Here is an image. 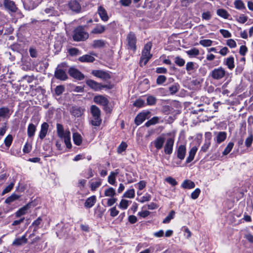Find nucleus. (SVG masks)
Segmentation results:
<instances>
[{"label": "nucleus", "mask_w": 253, "mask_h": 253, "mask_svg": "<svg viewBox=\"0 0 253 253\" xmlns=\"http://www.w3.org/2000/svg\"><path fill=\"white\" fill-rule=\"evenodd\" d=\"M57 133L59 137L64 139L65 144L68 148L72 147L71 142V133L69 129L64 130L63 126L60 124L56 125Z\"/></svg>", "instance_id": "f257e3e1"}, {"label": "nucleus", "mask_w": 253, "mask_h": 253, "mask_svg": "<svg viewBox=\"0 0 253 253\" xmlns=\"http://www.w3.org/2000/svg\"><path fill=\"white\" fill-rule=\"evenodd\" d=\"M151 47L152 43L151 42H148L145 45L140 60V65L141 66H145L151 58L152 56V54L150 53Z\"/></svg>", "instance_id": "f03ea898"}, {"label": "nucleus", "mask_w": 253, "mask_h": 253, "mask_svg": "<svg viewBox=\"0 0 253 253\" xmlns=\"http://www.w3.org/2000/svg\"><path fill=\"white\" fill-rule=\"evenodd\" d=\"M88 38V34L84 31L83 27L79 26L74 30L73 36V39L74 41H84Z\"/></svg>", "instance_id": "7ed1b4c3"}, {"label": "nucleus", "mask_w": 253, "mask_h": 253, "mask_svg": "<svg viewBox=\"0 0 253 253\" xmlns=\"http://www.w3.org/2000/svg\"><path fill=\"white\" fill-rule=\"evenodd\" d=\"M226 73V72L223 67H219L212 70L210 73V76L214 80H219L224 78Z\"/></svg>", "instance_id": "20e7f679"}, {"label": "nucleus", "mask_w": 253, "mask_h": 253, "mask_svg": "<svg viewBox=\"0 0 253 253\" xmlns=\"http://www.w3.org/2000/svg\"><path fill=\"white\" fill-rule=\"evenodd\" d=\"M136 37L132 33H130L127 37V49H129L130 54H132L135 53L136 46Z\"/></svg>", "instance_id": "39448f33"}, {"label": "nucleus", "mask_w": 253, "mask_h": 253, "mask_svg": "<svg viewBox=\"0 0 253 253\" xmlns=\"http://www.w3.org/2000/svg\"><path fill=\"white\" fill-rule=\"evenodd\" d=\"M150 112L147 110H144L139 113L135 117V123L139 126L146 119L149 118V115Z\"/></svg>", "instance_id": "423d86ee"}, {"label": "nucleus", "mask_w": 253, "mask_h": 253, "mask_svg": "<svg viewBox=\"0 0 253 253\" xmlns=\"http://www.w3.org/2000/svg\"><path fill=\"white\" fill-rule=\"evenodd\" d=\"M68 73L70 76L78 80H83L84 76L77 69L74 67L69 68Z\"/></svg>", "instance_id": "0eeeda50"}, {"label": "nucleus", "mask_w": 253, "mask_h": 253, "mask_svg": "<svg viewBox=\"0 0 253 253\" xmlns=\"http://www.w3.org/2000/svg\"><path fill=\"white\" fill-rule=\"evenodd\" d=\"M64 64L58 65L55 71V77L57 79L62 81H65L67 79L68 76L65 71L60 68L61 66H63Z\"/></svg>", "instance_id": "6e6552de"}, {"label": "nucleus", "mask_w": 253, "mask_h": 253, "mask_svg": "<svg viewBox=\"0 0 253 253\" xmlns=\"http://www.w3.org/2000/svg\"><path fill=\"white\" fill-rule=\"evenodd\" d=\"M174 139L173 138H169L167 141L164 147V151L166 154L170 155L172 153Z\"/></svg>", "instance_id": "1a4fd4ad"}, {"label": "nucleus", "mask_w": 253, "mask_h": 253, "mask_svg": "<svg viewBox=\"0 0 253 253\" xmlns=\"http://www.w3.org/2000/svg\"><path fill=\"white\" fill-rule=\"evenodd\" d=\"M68 6L73 11L79 13L81 9V6L79 1L77 0H72L69 2Z\"/></svg>", "instance_id": "9d476101"}, {"label": "nucleus", "mask_w": 253, "mask_h": 253, "mask_svg": "<svg viewBox=\"0 0 253 253\" xmlns=\"http://www.w3.org/2000/svg\"><path fill=\"white\" fill-rule=\"evenodd\" d=\"M186 153V148L184 145H179L176 150V156L177 157L182 161L184 160Z\"/></svg>", "instance_id": "9b49d317"}, {"label": "nucleus", "mask_w": 253, "mask_h": 253, "mask_svg": "<svg viewBox=\"0 0 253 253\" xmlns=\"http://www.w3.org/2000/svg\"><path fill=\"white\" fill-rule=\"evenodd\" d=\"M86 84L91 89L95 91L99 90L103 87H106V85L102 86L100 84L92 80H87L86 81Z\"/></svg>", "instance_id": "f8f14e48"}, {"label": "nucleus", "mask_w": 253, "mask_h": 253, "mask_svg": "<svg viewBox=\"0 0 253 253\" xmlns=\"http://www.w3.org/2000/svg\"><path fill=\"white\" fill-rule=\"evenodd\" d=\"M93 101L96 103L105 106L107 105L109 103L108 99L103 95H97L93 98Z\"/></svg>", "instance_id": "ddd939ff"}, {"label": "nucleus", "mask_w": 253, "mask_h": 253, "mask_svg": "<svg viewBox=\"0 0 253 253\" xmlns=\"http://www.w3.org/2000/svg\"><path fill=\"white\" fill-rule=\"evenodd\" d=\"M30 61L31 59L28 56H24L22 58L21 68L23 70L28 71L31 69L32 66Z\"/></svg>", "instance_id": "4468645a"}, {"label": "nucleus", "mask_w": 253, "mask_h": 253, "mask_svg": "<svg viewBox=\"0 0 253 253\" xmlns=\"http://www.w3.org/2000/svg\"><path fill=\"white\" fill-rule=\"evenodd\" d=\"M3 5L5 8L11 12H15L17 10V7L14 1L11 0H3Z\"/></svg>", "instance_id": "2eb2a0df"}, {"label": "nucleus", "mask_w": 253, "mask_h": 253, "mask_svg": "<svg viewBox=\"0 0 253 253\" xmlns=\"http://www.w3.org/2000/svg\"><path fill=\"white\" fill-rule=\"evenodd\" d=\"M92 74L95 77L103 79L104 80H107L110 78L109 74L101 70H93L92 71Z\"/></svg>", "instance_id": "dca6fc26"}, {"label": "nucleus", "mask_w": 253, "mask_h": 253, "mask_svg": "<svg viewBox=\"0 0 253 253\" xmlns=\"http://www.w3.org/2000/svg\"><path fill=\"white\" fill-rule=\"evenodd\" d=\"M49 127V125L47 123H43L41 125V130L39 133V138L41 139H43L46 135Z\"/></svg>", "instance_id": "f3484780"}, {"label": "nucleus", "mask_w": 253, "mask_h": 253, "mask_svg": "<svg viewBox=\"0 0 253 253\" xmlns=\"http://www.w3.org/2000/svg\"><path fill=\"white\" fill-rule=\"evenodd\" d=\"M98 13L102 21L105 22L108 21L109 17L107 11L103 6H100L98 7Z\"/></svg>", "instance_id": "a211bd4d"}, {"label": "nucleus", "mask_w": 253, "mask_h": 253, "mask_svg": "<svg viewBox=\"0 0 253 253\" xmlns=\"http://www.w3.org/2000/svg\"><path fill=\"white\" fill-rule=\"evenodd\" d=\"M29 208L30 204H28L26 205L23 206L15 212V216L16 217H20L21 216L26 214L27 213L28 210Z\"/></svg>", "instance_id": "6ab92c4d"}, {"label": "nucleus", "mask_w": 253, "mask_h": 253, "mask_svg": "<svg viewBox=\"0 0 253 253\" xmlns=\"http://www.w3.org/2000/svg\"><path fill=\"white\" fill-rule=\"evenodd\" d=\"M165 138L164 137L160 136L157 138L153 142L155 147L157 150L161 149L164 144Z\"/></svg>", "instance_id": "aec40b11"}, {"label": "nucleus", "mask_w": 253, "mask_h": 253, "mask_svg": "<svg viewBox=\"0 0 253 253\" xmlns=\"http://www.w3.org/2000/svg\"><path fill=\"white\" fill-rule=\"evenodd\" d=\"M224 64L227 66L228 68L232 70L235 67L234 58L232 56H230L224 59Z\"/></svg>", "instance_id": "412c9836"}, {"label": "nucleus", "mask_w": 253, "mask_h": 253, "mask_svg": "<svg viewBox=\"0 0 253 253\" xmlns=\"http://www.w3.org/2000/svg\"><path fill=\"white\" fill-rule=\"evenodd\" d=\"M197 150L198 148L196 146H194L190 149L189 152L188 157L186 160V163H189L193 160Z\"/></svg>", "instance_id": "4be33fe9"}, {"label": "nucleus", "mask_w": 253, "mask_h": 253, "mask_svg": "<svg viewBox=\"0 0 253 253\" xmlns=\"http://www.w3.org/2000/svg\"><path fill=\"white\" fill-rule=\"evenodd\" d=\"M96 199L95 196H92L88 198L84 203V207L87 208H91L94 206L96 202Z\"/></svg>", "instance_id": "5701e85b"}, {"label": "nucleus", "mask_w": 253, "mask_h": 253, "mask_svg": "<svg viewBox=\"0 0 253 253\" xmlns=\"http://www.w3.org/2000/svg\"><path fill=\"white\" fill-rule=\"evenodd\" d=\"M27 242V239L26 238V235H23L20 238L15 239L13 243V246H21L23 244H25Z\"/></svg>", "instance_id": "b1692460"}, {"label": "nucleus", "mask_w": 253, "mask_h": 253, "mask_svg": "<svg viewBox=\"0 0 253 253\" xmlns=\"http://www.w3.org/2000/svg\"><path fill=\"white\" fill-rule=\"evenodd\" d=\"M78 60L81 62H93L95 58L90 55L85 54L80 57Z\"/></svg>", "instance_id": "393cba45"}, {"label": "nucleus", "mask_w": 253, "mask_h": 253, "mask_svg": "<svg viewBox=\"0 0 253 253\" xmlns=\"http://www.w3.org/2000/svg\"><path fill=\"white\" fill-rule=\"evenodd\" d=\"M227 137V133L225 131L219 132L216 137V141L218 144H220L224 141Z\"/></svg>", "instance_id": "a878e982"}, {"label": "nucleus", "mask_w": 253, "mask_h": 253, "mask_svg": "<svg viewBox=\"0 0 253 253\" xmlns=\"http://www.w3.org/2000/svg\"><path fill=\"white\" fill-rule=\"evenodd\" d=\"M73 139L74 143L78 146L80 145L82 143V137L81 134L78 132L73 133Z\"/></svg>", "instance_id": "bb28decb"}, {"label": "nucleus", "mask_w": 253, "mask_h": 253, "mask_svg": "<svg viewBox=\"0 0 253 253\" xmlns=\"http://www.w3.org/2000/svg\"><path fill=\"white\" fill-rule=\"evenodd\" d=\"M185 52L190 58L195 57L200 53L199 49L195 47H193L189 50H186Z\"/></svg>", "instance_id": "cd10ccee"}, {"label": "nucleus", "mask_w": 253, "mask_h": 253, "mask_svg": "<svg viewBox=\"0 0 253 253\" xmlns=\"http://www.w3.org/2000/svg\"><path fill=\"white\" fill-rule=\"evenodd\" d=\"M195 186L194 182L189 180H185L181 185V187L184 189H190L194 188Z\"/></svg>", "instance_id": "c85d7f7f"}, {"label": "nucleus", "mask_w": 253, "mask_h": 253, "mask_svg": "<svg viewBox=\"0 0 253 253\" xmlns=\"http://www.w3.org/2000/svg\"><path fill=\"white\" fill-rule=\"evenodd\" d=\"M10 115V110L8 108L5 107L0 108V117L9 118Z\"/></svg>", "instance_id": "c756f323"}, {"label": "nucleus", "mask_w": 253, "mask_h": 253, "mask_svg": "<svg viewBox=\"0 0 253 253\" xmlns=\"http://www.w3.org/2000/svg\"><path fill=\"white\" fill-rule=\"evenodd\" d=\"M36 130V126L33 124H30L27 128V134L29 137H32Z\"/></svg>", "instance_id": "7c9ffc66"}, {"label": "nucleus", "mask_w": 253, "mask_h": 253, "mask_svg": "<svg viewBox=\"0 0 253 253\" xmlns=\"http://www.w3.org/2000/svg\"><path fill=\"white\" fill-rule=\"evenodd\" d=\"M105 28L104 26L98 24L92 30L91 33L94 34H102L105 31Z\"/></svg>", "instance_id": "2f4dec72"}, {"label": "nucleus", "mask_w": 253, "mask_h": 253, "mask_svg": "<svg viewBox=\"0 0 253 253\" xmlns=\"http://www.w3.org/2000/svg\"><path fill=\"white\" fill-rule=\"evenodd\" d=\"M43 14H45L48 16H55L57 14V11L55 10L54 8L52 6H50L45 8L43 10Z\"/></svg>", "instance_id": "473e14b6"}, {"label": "nucleus", "mask_w": 253, "mask_h": 253, "mask_svg": "<svg viewBox=\"0 0 253 253\" xmlns=\"http://www.w3.org/2000/svg\"><path fill=\"white\" fill-rule=\"evenodd\" d=\"M90 112L92 117L100 116V110L99 108L95 105L91 106Z\"/></svg>", "instance_id": "72a5a7b5"}, {"label": "nucleus", "mask_w": 253, "mask_h": 253, "mask_svg": "<svg viewBox=\"0 0 253 253\" xmlns=\"http://www.w3.org/2000/svg\"><path fill=\"white\" fill-rule=\"evenodd\" d=\"M90 123L93 126H99L101 123V119L100 116L92 117Z\"/></svg>", "instance_id": "f704fd0d"}, {"label": "nucleus", "mask_w": 253, "mask_h": 253, "mask_svg": "<svg viewBox=\"0 0 253 253\" xmlns=\"http://www.w3.org/2000/svg\"><path fill=\"white\" fill-rule=\"evenodd\" d=\"M217 14L224 19H228L229 16V14L228 12L224 9H218L216 11Z\"/></svg>", "instance_id": "c9c22d12"}, {"label": "nucleus", "mask_w": 253, "mask_h": 253, "mask_svg": "<svg viewBox=\"0 0 253 253\" xmlns=\"http://www.w3.org/2000/svg\"><path fill=\"white\" fill-rule=\"evenodd\" d=\"M83 112V110H82L80 108L73 107L71 111V113L75 117H79L82 116Z\"/></svg>", "instance_id": "e433bc0d"}, {"label": "nucleus", "mask_w": 253, "mask_h": 253, "mask_svg": "<svg viewBox=\"0 0 253 253\" xmlns=\"http://www.w3.org/2000/svg\"><path fill=\"white\" fill-rule=\"evenodd\" d=\"M235 8L237 9L242 10L246 9L245 4L241 0H235L234 2Z\"/></svg>", "instance_id": "4c0bfd02"}, {"label": "nucleus", "mask_w": 253, "mask_h": 253, "mask_svg": "<svg viewBox=\"0 0 253 253\" xmlns=\"http://www.w3.org/2000/svg\"><path fill=\"white\" fill-rule=\"evenodd\" d=\"M20 198V196L16 194H12L10 196L7 198L5 200V203L6 204H10L14 201Z\"/></svg>", "instance_id": "58836bf2"}, {"label": "nucleus", "mask_w": 253, "mask_h": 253, "mask_svg": "<svg viewBox=\"0 0 253 253\" xmlns=\"http://www.w3.org/2000/svg\"><path fill=\"white\" fill-rule=\"evenodd\" d=\"M179 85L177 83H174L169 87V90L170 94H175L179 89Z\"/></svg>", "instance_id": "ea45409f"}, {"label": "nucleus", "mask_w": 253, "mask_h": 253, "mask_svg": "<svg viewBox=\"0 0 253 253\" xmlns=\"http://www.w3.org/2000/svg\"><path fill=\"white\" fill-rule=\"evenodd\" d=\"M175 213L174 211H171L169 214L163 220V223L164 224L169 223L170 221L174 218Z\"/></svg>", "instance_id": "a19ab883"}, {"label": "nucleus", "mask_w": 253, "mask_h": 253, "mask_svg": "<svg viewBox=\"0 0 253 253\" xmlns=\"http://www.w3.org/2000/svg\"><path fill=\"white\" fill-rule=\"evenodd\" d=\"M233 146H234V143H233L232 142H229L227 144V146L226 147V148H225L224 151H223V152H222L223 155L225 156V155H227V154H228L232 150Z\"/></svg>", "instance_id": "79ce46f5"}, {"label": "nucleus", "mask_w": 253, "mask_h": 253, "mask_svg": "<svg viewBox=\"0 0 253 253\" xmlns=\"http://www.w3.org/2000/svg\"><path fill=\"white\" fill-rule=\"evenodd\" d=\"M115 194V190L112 187L106 189L104 192L105 196L107 197H113Z\"/></svg>", "instance_id": "37998d69"}, {"label": "nucleus", "mask_w": 253, "mask_h": 253, "mask_svg": "<svg viewBox=\"0 0 253 253\" xmlns=\"http://www.w3.org/2000/svg\"><path fill=\"white\" fill-rule=\"evenodd\" d=\"M105 45L104 42L103 40H94L93 42V46L94 48H100L103 47Z\"/></svg>", "instance_id": "c03bdc74"}, {"label": "nucleus", "mask_w": 253, "mask_h": 253, "mask_svg": "<svg viewBox=\"0 0 253 253\" xmlns=\"http://www.w3.org/2000/svg\"><path fill=\"white\" fill-rule=\"evenodd\" d=\"M174 62L177 66L182 67L184 65L185 61L180 57L176 56L174 59Z\"/></svg>", "instance_id": "a18cd8bd"}, {"label": "nucleus", "mask_w": 253, "mask_h": 253, "mask_svg": "<svg viewBox=\"0 0 253 253\" xmlns=\"http://www.w3.org/2000/svg\"><path fill=\"white\" fill-rule=\"evenodd\" d=\"M248 17L244 14H240L236 17V20L240 23L244 24L248 20Z\"/></svg>", "instance_id": "49530a36"}, {"label": "nucleus", "mask_w": 253, "mask_h": 253, "mask_svg": "<svg viewBox=\"0 0 253 253\" xmlns=\"http://www.w3.org/2000/svg\"><path fill=\"white\" fill-rule=\"evenodd\" d=\"M117 173L111 172L108 177V182L112 185H114L115 183V176Z\"/></svg>", "instance_id": "de8ad7c7"}, {"label": "nucleus", "mask_w": 253, "mask_h": 253, "mask_svg": "<svg viewBox=\"0 0 253 253\" xmlns=\"http://www.w3.org/2000/svg\"><path fill=\"white\" fill-rule=\"evenodd\" d=\"M42 221V218L39 217L33 222L32 226H33L35 227L34 230V231H36L38 229V227L41 224Z\"/></svg>", "instance_id": "09e8293b"}, {"label": "nucleus", "mask_w": 253, "mask_h": 253, "mask_svg": "<svg viewBox=\"0 0 253 253\" xmlns=\"http://www.w3.org/2000/svg\"><path fill=\"white\" fill-rule=\"evenodd\" d=\"M199 43L204 47H208L211 45L212 41L211 40H202L200 41Z\"/></svg>", "instance_id": "8fccbe9b"}, {"label": "nucleus", "mask_w": 253, "mask_h": 253, "mask_svg": "<svg viewBox=\"0 0 253 253\" xmlns=\"http://www.w3.org/2000/svg\"><path fill=\"white\" fill-rule=\"evenodd\" d=\"M68 52L69 53L70 55L72 56H75L81 54V51L76 48H71L68 49Z\"/></svg>", "instance_id": "3c124183"}, {"label": "nucleus", "mask_w": 253, "mask_h": 253, "mask_svg": "<svg viewBox=\"0 0 253 253\" xmlns=\"http://www.w3.org/2000/svg\"><path fill=\"white\" fill-rule=\"evenodd\" d=\"M101 184V180L100 179L93 182L91 183V189L92 191H95Z\"/></svg>", "instance_id": "603ef678"}, {"label": "nucleus", "mask_w": 253, "mask_h": 253, "mask_svg": "<svg viewBox=\"0 0 253 253\" xmlns=\"http://www.w3.org/2000/svg\"><path fill=\"white\" fill-rule=\"evenodd\" d=\"M13 138L11 135L9 134L4 139V144L6 146L9 147L12 142Z\"/></svg>", "instance_id": "864d4df0"}, {"label": "nucleus", "mask_w": 253, "mask_h": 253, "mask_svg": "<svg viewBox=\"0 0 253 253\" xmlns=\"http://www.w3.org/2000/svg\"><path fill=\"white\" fill-rule=\"evenodd\" d=\"M201 193V190L199 188H196L191 194V198L193 200L197 199Z\"/></svg>", "instance_id": "5fc2aeb1"}, {"label": "nucleus", "mask_w": 253, "mask_h": 253, "mask_svg": "<svg viewBox=\"0 0 253 253\" xmlns=\"http://www.w3.org/2000/svg\"><path fill=\"white\" fill-rule=\"evenodd\" d=\"M156 102V99L153 96H148L147 98V103L148 105H153Z\"/></svg>", "instance_id": "6e6d98bb"}, {"label": "nucleus", "mask_w": 253, "mask_h": 253, "mask_svg": "<svg viewBox=\"0 0 253 253\" xmlns=\"http://www.w3.org/2000/svg\"><path fill=\"white\" fill-rule=\"evenodd\" d=\"M195 64L192 62H188L186 65V69L189 74L194 69Z\"/></svg>", "instance_id": "4d7b16f0"}, {"label": "nucleus", "mask_w": 253, "mask_h": 253, "mask_svg": "<svg viewBox=\"0 0 253 253\" xmlns=\"http://www.w3.org/2000/svg\"><path fill=\"white\" fill-rule=\"evenodd\" d=\"M14 185V182H11L3 190L2 195H3L6 193L10 192L13 188Z\"/></svg>", "instance_id": "13d9d810"}, {"label": "nucleus", "mask_w": 253, "mask_h": 253, "mask_svg": "<svg viewBox=\"0 0 253 253\" xmlns=\"http://www.w3.org/2000/svg\"><path fill=\"white\" fill-rule=\"evenodd\" d=\"M145 105V101L144 100H142V99H138L136 100L133 103V105L137 107H143Z\"/></svg>", "instance_id": "bf43d9fd"}, {"label": "nucleus", "mask_w": 253, "mask_h": 253, "mask_svg": "<svg viewBox=\"0 0 253 253\" xmlns=\"http://www.w3.org/2000/svg\"><path fill=\"white\" fill-rule=\"evenodd\" d=\"M64 91V87L63 85H58L55 89V92L57 95H61Z\"/></svg>", "instance_id": "052dcab7"}, {"label": "nucleus", "mask_w": 253, "mask_h": 253, "mask_svg": "<svg viewBox=\"0 0 253 253\" xmlns=\"http://www.w3.org/2000/svg\"><path fill=\"white\" fill-rule=\"evenodd\" d=\"M151 196L150 194H146L144 196L141 197L139 200V202L140 203H144L150 200Z\"/></svg>", "instance_id": "680f3d73"}, {"label": "nucleus", "mask_w": 253, "mask_h": 253, "mask_svg": "<svg viewBox=\"0 0 253 253\" xmlns=\"http://www.w3.org/2000/svg\"><path fill=\"white\" fill-rule=\"evenodd\" d=\"M219 32L225 38H230L231 37V34L228 30L220 29Z\"/></svg>", "instance_id": "e2e57ef3"}, {"label": "nucleus", "mask_w": 253, "mask_h": 253, "mask_svg": "<svg viewBox=\"0 0 253 253\" xmlns=\"http://www.w3.org/2000/svg\"><path fill=\"white\" fill-rule=\"evenodd\" d=\"M202 19L206 20H209L211 18V12L206 11L204 12L202 14Z\"/></svg>", "instance_id": "0e129e2a"}, {"label": "nucleus", "mask_w": 253, "mask_h": 253, "mask_svg": "<svg viewBox=\"0 0 253 253\" xmlns=\"http://www.w3.org/2000/svg\"><path fill=\"white\" fill-rule=\"evenodd\" d=\"M253 141V136L252 135H249L245 140V145L247 147H250Z\"/></svg>", "instance_id": "69168bd1"}, {"label": "nucleus", "mask_w": 253, "mask_h": 253, "mask_svg": "<svg viewBox=\"0 0 253 253\" xmlns=\"http://www.w3.org/2000/svg\"><path fill=\"white\" fill-rule=\"evenodd\" d=\"M226 44L228 46L232 48H235L237 46L236 42L233 39H229L227 40Z\"/></svg>", "instance_id": "338daca9"}, {"label": "nucleus", "mask_w": 253, "mask_h": 253, "mask_svg": "<svg viewBox=\"0 0 253 253\" xmlns=\"http://www.w3.org/2000/svg\"><path fill=\"white\" fill-rule=\"evenodd\" d=\"M126 148V144L125 142H122L118 148V152L121 153Z\"/></svg>", "instance_id": "774afa93"}]
</instances>
